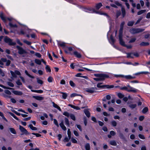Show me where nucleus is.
Returning a JSON list of instances; mask_svg holds the SVG:
<instances>
[{
  "label": "nucleus",
  "mask_w": 150,
  "mask_h": 150,
  "mask_svg": "<svg viewBox=\"0 0 150 150\" xmlns=\"http://www.w3.org/2000/svg\"><path fill=\"white\" fill-rule=\"evenodd\" d=\"M71 119L74 121L76 120V117L75 115L73 114H70V116Z\"/></svg>",
  "instance_id": "c9c22d12"
},
{
  "label": "nucleus",
  "mask_w": 150,
  "mask_h": 150,
  "mask_svg": "<svg viewBox=\"0 0 150 150\" xmlns=\"http://www.w3.org/2000/svg\"><path fill=\"white\" fill-rule=\"evenodd\" d=\"M63 114L67 117H69L70 115V114L67 112H64Z\"/></svg>",
  "instance_id": "603ef678"
},
{
  "label": "nucleus",
  "mask_w": 150,
  "mask_h": 150,
  "mask_svg": "<svg viewBox=\"0 0 150 150\" xmlns=\"http://www.w3.org/2000/svg\"><path fill=\"white\" fill-rule=\"evenodd\" d=\"M60 93L62 94V98L64 99H66L67 96V93H64L62 92H59Z\"/></svg>",
  "instance_id": "393cba45"
},
{
  "label": "nucleus",
  "mask_w": 150,
  "mask_h": 150,
  "mask_svg": "<svg viewBox=\"0 0 150 150\" xmlns=\"http://www.w3.org/2000/svg\"><path fill=\"white\" fill-rule=\"evenodd\" d=\"M128 92H133L134 93H136L137 92V90L132 88L131 87V88L129 89L128 90Z\"/></svg>",
  "instance_id": "412c9836"
},
{
  "label": "nucleus",
  "mask_w": 150,
  "mask_h": 150,
  "mask_svg": "<svg viewBox=\"0 0 150 150\" xmlns=\"http://www.w3.org/2000/svg\"><path fill=\"white\" fill-rule=\"evenodd\" d=\"M65 43L64 42H58V45L60 46L61 47H65Z\"/></svg>",
  "instance_id": "37998d69"
},
{
  "label": "nucleus",
  "mask_w": 150,
  "mask_h": 150,
  "mask_svg": "<svg viewBox=\"0 0 150 150\" xmlns=\"http://www.w3.org/2000/svg\"><path fill=\"white\" fill-rule=\"evenodd\" d=\"M114 3L117 6H119L121 7V8L122 7H123V6H122V4L120 3L118 1H114Z\"/></svg>",
  "instance_id": "6ab92c4d"
},
{
  "label": "nucleus",
  "mask_w": 150,
  "mask_h": 150,
  "mask_svg": "<svg viewBox=\"0 0 150 150\" xmlns=\"http://www.w3.org/2000/svg\"><path fill=\"white\" fill-rule=\"evenodd\" d=\"M93 12L94 13H96L99 14H100V15H103V12H101L97 11L95 9H93Z\"/></svg>",
  "instance_id": "4d7b16f0"
},
{
  "label": "nucleus",
  "mask_w": 150,
  "mask_h": 150,
  "mask_svg": "<svg viewBox=\"0 0 150 150\" xmlns=\"http://www.w3.org/2000/svg\"><path fill=\"white\" fill-rule=\"evenodd\" d=\"M148 111V108L147 107H145L144 108L142 111V112L143 114H145L146 112Z\"/></svg>",
  "instance_id": "cd10ccee"
},
{
  "label": "nucleus",
  "mask_w": 150,
  "mask_h": 150,
  "mask_svg": "<svg viewBox=\"0 0 150 150\" xmlns=\"http://www.w3.org/2000/svg\"><path fill=\"white\" fill-rule=\"evenodd\" d=\"M23 42L24 43L28 45H30L31 44V42L28 41L26 40H23Z\"/></svg>",
  "instance_id": "0e129e2a"
},
{
  "label": "nucleus",
  "mask_w": 150,
  "mask_h": 150,
  "mask_svg": "<svg viewBox=\"0 0 150 150\" xmlns=\"http://www.w3.org/2000/svg\"><path fill=\"white\" fill-rule=\"evenodd\" d=\"M12 92L16 95L21 96L23 95V93L20 91H12Z\"/></svg>",
  "instance_id": "9b49d317"
},
{
  "label": "nucleus",
  "mask_w": 150,
  "mask_h": 150,
  "mask_svg": "<svg viewBox=\"0 0 150 150\" xmlns=\"http://www.w3.org/2000/svg\"><path fill=\"white\" fill-rule=\"evenodd\" d=\"M121 13L120 11H117L116 12V18H117L121 15Z\"/></svg>",
  "instance_id": "a19ab883"
},
{
  "label": "nucleus",
  "mask_w": 150,
  "mask_h": 150,
  "mask_svg": "<svg viewBox=\"0 0 150 150\" xmlns=\"http://www.w3.org/2000/svg\"><path fill=\"white\" fill-rule=\"evenodd\" d=\"M129 107L131 109H133L134 108L137 106V105L136 104H131L129 105Z\"/></svg>",
  "instance_id": "f704fd0d"
},
{
  "label": "nucleus",
  "mask_w": 150,
  "mask_h": 150,
  "mask_svg": "<svg viewBox=\"0 0 150 150\" xmlns=\"http://www.w3.org/2000/svg\"><path fill=\"white\" fill-rule=\"evenodd\" d=\"M117 132L119 134V137H120L121 139L123 141H126L125 137L123 134L121 132L120 130H119L117 131Z\"/></svg>",
  "instance_id": "0eeeda50"
},
{
  "label": "nucleus",
  "mask_w": 150,
  "mask_h": 150,
  "mask_svg": "<svg viewBox=\"0 0 150 150\" xmlns=\"http://www.w3.org/2000/svg\"><path fill=\"white\" fill-rule=\"evenodd\" d=\"M64 120H65V124L66 125H67L68 127H69V122L68 119L67 118L65 117Z\"/></svg>",
  "instance_id": "c756f323"
},
{
  "label": "nucleus",
  "mask_w": 150,
  "mask_h": 150,
  "mask_svg": "<svg viewBox=\"0 0 150 150\" xmlns=\"http://www.w3.org/2000/svg\"><path fill=\"white\" fill-rule=\"evenodd\" d=\"M70 139H70L69 137L68 138L67 137H65L64 139L63 140V141H64V142H68L69 141V140Z\"/></svg>",
  "instance_id": "338daca9"
},
{
  "label": "nucleus",
  "mask_w": 150,
  "mask_h": 150,
  "mask_svg": "<svg viewBox=\"0 0 150 150\" xmlns=\"http://www.w3.org/2000/svg\"><path fill=\"white\" fill-rule=\"evenodd\" d=\"M120 88V90H125L127 91H128V90H129V88H128V87H126V86H125V87H121V88Z\"/></svg>",
  "instance_id": "864d4df0"
},
{
  "label": "nucleus",
  "mask_w": 150,
  "mask_h": 150,
  "mask_svg": "<svg viewBox=\"0 0 150 150\" xmlns=\"http://www.w3.org/2000/svg\"><path fill=\"white\" fill-rule=\"evenodd\" d=\"M111 124L112 126L115 127L117 126V123L115 121L113 120L111 122Z\"/></svg>",
  "instance_id": "79ce46f5"
},
{
  "label": "nucleus",
  "mask_w": 150,
  "mask_h": 150,
  "mask_svg": "<svg viewBox=\"0 0 150 150\" xmlns=\"http://www.w3.org/2000/svg\"><path fill=\"white\" fill-rule=\"evenodd\" d=\"M4 41L5 42L8 43L9 45H15L16 44L15 42H13L12 40L7 36L5 37Z\"/></svg>",
  "instance_id": "7ed1b4c3"
},
{
  "label": "nucleus",
  "mask_w": 150,
  "mask_h": 150,
  "mask_svg": "<svg viewBox=\"0 0 150 150\" xmlns=\"http://www.w3.org/2000/svg\"><path fill=\"white\" fill-rule=\"evenodd\" d=\"M59 125L65 131L66 130V127L64 125L63 121L61 122V123L59 124Z\"/></svg>",
  "instance_id": "4468645a"
},
{
  "label": "nucleus",
  "mask_w": 150,
  "mask_h": 150,
  "mask_svg": "<svg viewBox=\"0 0 150 150\" xmlns=\"http://www.w3.org/2000/svg\"><path fill=\"white\" fill-rule=\"evenodd\" d=\"M117 96L120 98H123L124 96V95L121 93H118L117 94Z\"/></svg>",
  "instance_id": "09e8293b"
},
{
  "label": "nucleus",
  "mask_w": 150,
  "mask_h": 150,
  "mask_svg": "<svg viewBox=\"0 0 150 150\" xmlns=\"http://www.w3.org/2000/svg\"><path fill=\"white\" fill-rule=\"evenodd\" d=\"M85 149L86 150H90V145L89 143H87L85 146Z\"/></svg>",
  "instance_id": "e433bc0d"
},
{
  "label": "nucleus",
  "mask_w": 150,
  "mask_h": 150,
  "mask_svg": "<svg viewBox=\"0 0 150 150\" xmlns=\"http://www.w3.org/2000/svg\"><path fill=\"white\" fill-rule=\"evenodd\" d=\"M84 112L87 117L89 118L90 117V114L89 111L87 110H84Z\"/></svg>",
  "instance_id": "a211bd4d"
},
{
  "label": "nucleus",
  "mask_w": 150,
  "mask_h": 150,
  "mask_svg": "<svg viewBox=\"0 0 150 150\" xmlns=\"http://www.w3.org/2000/svg\"><path fill=\"white\" fill-rule=\"evenodd\" d=\"M120 43V45L123 46H125V44L123 40L122 39L119 40Z\"/></svg>",
  "instance_id": "49530a36"
},
{
  "label": "nucleus",
  "mask_w": 150,
  "mask_h": 150,
  "mask_svg": "<svg viewBox=\"0 0 150 150\" xmlns=\"http://www.w3.org/2000/svg\"><path fill=\"white\" fill-rule=\"evenodd\" d=\"M19 129L21 132L22 133L21 134V135L23 134L27 135L30 134V133L28 132L26 129L21 125L19 126Z\"/></svg>",
  "instance_id": "20e7f679"
},
{
  "label": "nucleus",
  "mask_w": 150,
  "mask_h": 150,
  "mask_svg": "<svg viewBox=\"0 0 150 150\" xmlns=\"http://www.w3.org/2000/svg\"><path fill=\"white\" fill-rule=\"evenodd\" d=\"M28 127H29L32 130H36L37 129L36 127H33L32 124L29 125H28Z\"/></svg>",
  "instance_id": "bb28decb"
},
{
  "label": "nucleus",
  "mask_w": 150,
  "mask_h": 150,
  "mask_svg": "<svg viewBox=\"0 0 150 150\" xmlns=\"http://www.w3.org/2000/svg\"><path fill=\"white\" fill-rule=\"evenodd\" d=\"M146 11V10H141L137 12V15H139L145 12Z\"/></svg>",
  "instance_id": "c85d7f7f"
},
{
  "label": "nucleus",
  "mask_w": 150,
  "mask_h": 150,
  "mask_svg": "<svg viewBox=\"0 0 150 150\" xmlns=\"http://www.w3.org/2000/svg\"><path fill=\"white\" fill-rule=\"evenodd\" d=\"M74 54L77 58H80L81 57V55L76 51H74Z\"/></svg>",
  "instance_id": "aec40b11"
},
{
  "label": "nucleus",
  "mask_w": 150,
  "mask_h": 150,
  "mask_svg": "<svg viewBox=\"0 0 150 150\" xmlns=\"http://www.w3.org/2000/svg\"><path fill=\"white\" fill-rule=\"evenodd\" d=\"M16 83L18 86L22 85V83L20 82V80H18L17 81H16Z\"/></svg>",
  "instance_id": "774afa93"
},
{
  "label": "nucleus",
  "mask_w": 150,
  "mask_h": 150,
  "mask_svg": "<svg viewBox=\"0 0 150 150\" xmlns=\"http://www.w3.org/2000/svg\"><path fill=\"white\" fill-rule=\"evenodd\" d=\"M9 25L11 28H17V25L16 24H13L11 23H10Z\"/></svg>",
  "instance_id": "8fccbe9b"
},
{
  "label": "nucleus",
  "mask_w": 150,
  "mask_h": 150,
  "mask_svg": "<svg viewBox=\"0 0 150 150\" xmlns=\"http://www.w3.org/2000/svg\"><path fill=\"white\" fill-rule=\"evenodd\" d=\"M80 96L81 97H82V96L80 95L79 94H78L76 93H73L71 95L70 97L71 98H72L74 97H75L76 96Z\"/></svg>",
  "instance_id": "4c0bfd02"
},
{
  "label": "nucleus",
  "mask_w": 150,
  "mask_h": 150,
  "mask_svg": "<svg viewBox=\"0 0 150 150\" xmlns=\"http://www.w3.org/2000/svg\"><path fill=\"white\" fill-rule=\"evenodd\" d=\"M33 98L38 100H42L44 99L43 97L38 96H33Z\"/></svg>",
  "instance_id": "9d476101"
},
{
  "label": "nucleus",
  "mask_w": 150,
  "mask_h": 150,
  "mask_svg": "<svg viewBox=\"0 0 150 150\" xmlns=\"http://www.w3.org/2000/svg\"><path fill=\"white\" fill-rule=\"evenodd\" d=\"M52 103L53 104V106L54 108L58 109L59 111H62L60 107L58 106L57 104H56L54 102H52Z\"/></svg>",
  "instance_id": "f8f14e48"
},
{
  "label": "nucleus",
  "mask_w": 150,
  "mask_h": 150,
  "mask_svg": "<svg viewBox=\"0 0 150 150\" xmlns=\"http://www.w3.org/2000/svg\"><path fill=\"white\" fill-rule=\"evenodd\" d=\"M136 40V38H132L131 40L129 41V43H132L134 42Z\"/></svg>",
  "instance_id": "13d9d810"
},
{
  "label": "nucleus",
  "mask_w": 150,
  "mask_h": 150,
  "mask_svg": "<svg viewBox=\"0 0 150 150\" xmlns=\"http://www.w3.org/2000/svg\"><path fill=\"white\" fill-rule=\"evenodd\" d=\"M37 82L38 83L40 84H43V82L42 80L39 79V78H37Z\"/></svg>",
  "instance_id": "bf43d9fd"
},
{
  "label": "nucleus",
  "mask_w": 150,
  "mask_h": 150,
  "mask_svg": "<svg viewBox=\"0 0 150 150\" xmlns=\"http://www.w3.org/2000/svg\"><path fill=\"white\" fill-rule=\"evenodd\" d=\"M144 30V29L141 28H133L130 29L129 32L131 33L134 34L135 33L142 32Z\"/></svg>",
  "instance_id": "f257e3e1"
},
{
  "label": "nucleus",
  "mask_w": 150,
  "mask_h": 150,
  "mask_svg": "<svg viewBox=\"0 0 150 150\" xmlns=\"http://www.w3.org/2000/svg\"><path fill=\"white\" fill-rule=\"evenodd\" d=\"M25 74L29 77L30 78H31L32 79H34V77L33 76H32L30 75L29 74L27 71L26 70H25Z\"/></svg>",
  "instance_id": "ea45409f"
},
{
  "label": "nucleus",
  "mask_w": 150,
  "mask_h": 150,
  "mask_svg": "<svg viewBox=\"0 0 150 150\" xmlns=\"http://www.w3.org/2000/svg\"><path fill=\"white\" fill-rule=\"evenodd\" d=\"M7 83L9 86L11 87H13L14 86L13 84L11 82H7Z\"/></svg>",
  "instance_id": "3c124183"
},
{
  "label": "nucleus",
  "mask_w": 150,
  "mask_h": 150,
  "mask_svg": "<svg viewBox=\"0 0 150 150\" xmlns=\"http://www.w3.org/2000/svg\"><path fill=\"white\" fill-rule=\"evenodd\" d=\"M109 76L108 75L105 74H100L99 78L101 81H103L105 79V78H108Z\"/></svg>",
  "instance_id": "1a4fd4ad"
},
{
  "label": "nucleus",
  "mask_w": 150,
  "mask_h": 150,
  "mask_svg": "<svg viewBox=\"0 0 150 150\" xmlns=\"http://www.w3.org/2000/svg\"><path fill=\"white\" fill-rule=\"evenodd\" d=\"M69 83H70V85L72 87H74L75 86V85L72 81H70L69 82Z\"/></svg>",
  "instance_id": "e2e57ef3"
},
{
  "label": "nucleus",
  "mask_w": 150,
  "mask_h": 150,
  "mask_svg": "<svg viewBox=\"0 0 150 150\" xmlns=\"http://www.w3.org/2000/svg\"><path fill=\"white\" fill-rule=\"evenodd\" d=\"M102 6L101 3H99L96 4V9L97 10H99Z\"/></svg>",
  "instance_id": "dca6fc26"
},
{
  "label": "nucleus",
  "mask_w": 150,
  "mask_h": 150,
  "mask_svg": "<svg viewBox=\"0 0 150 150\" xmlns=\"http://www.w3.org/2000/svg\"><path fill=\"white\" fill-rule=\"evenodd\" d=\"M134 22V21H129L127 23V25L129 26H132L133 25Z\"/></svg>",
  "instance_id": "72a5a7b5"
},
{
  "label": "nucleus",
  "mask_w": 150,
  "mask_h": 150,
  "mask_svg": "<svg viewBox=\"0 0 150 150\" xmlns=\"http://www.w3.org/2000/svg\"><path fill=\"white\" fill-rule=\"evenodd\" d=\"M10 72L12 76L15 78L17 77V75L19 76L21 75V73L18 70H15L14 72L12 71H10Z\"/></svg>",
  "instance_id": "423d86ee"
},
{
  "label": "nucleus",
  "mask_w": 150,
  "mask_h": 150,
  "mask_svg": "<svg viewBox=\"0 0 150 150\" xmlns=\"http://www.w3.org/2000/svg\"><path fill=\"white\" fill-rule=\"evenodd\" d=\"M53 80V78L51 76H49L48 79L47 81L49 82H52V81Z\"/></svg>",
  "instance_id": "052dcab7"
},
{
  "label": "nucleus",
  "mask_w": 150,
  "mask_h": 150,
  "mask_svg": "<svg viewBox=\"0 0 150 150\" xmlns=\"http://www.w3.org/2000/svg\"><path fill=\"white\" fill-rule=\"evenodd\" d=\"M9 130L11 133L14 134H16V132L14 128H9Z\"/></svg>",
  "instance_id": "b1692460"
},
{
  "label": "nucleus",
  "mask_w": 150,
  "mask_h": 150,
  "mask_svg": "<svg viewBox=\"0 0 150 150\" xmlns=\"http://www.w3.org/2000/svg\"><path fill=\"white\" fill-rule=\"evenodd\" d=\"M53 120L54 124L56 125L57 127H59V126L57 120L55 119H54Z\"/></svg>",
  "instance_id": "5fc2aeb1"
},
{
  "label": "nucleus",
  "mask_w": 150,
  "mask_h": 150,
  "mask_svg": "<svg viewBox=\"0 0 150 150\" xmlns=\"http://www.w3.org/2000/svg\"><path fill=\"white\" fill-rule=\"evenodd\" d=\"M82 75V74L81 73H79L77 74L76 75V76L77 77H83L85 79H87L88 78V77L86 76H82L81 75Z\"/></svg>",
  "instance_id": "4be33fe9"
},
{
  "label": "nucleus",
  "mask_w": 150,
  "mask_h": 150,
  "mask_svg": "<svg viewBox=\"0 0 150 150\" xmlns=\"http://www.w3.org/2000/svg\"><path fill=\"white\" fill-rule=\"evenodd\" d=\"M139 137L140 139H145L144 136L142 134H139Z\"/></svg>",
  "instance_id": "69168bd1"
},
{
  "label": "nucleus",
  "mask_w": 150,
  "mask_h": 150,
  "mask_svg": "<svg viewBox=\"0 0 150 150\" xmlns=\"http://www.w3.org/2000/svg\"><path fill=\"white\" fill-rule=\"evenodd\" d=\"M115 77L117 78V77H122L124 78V76L122 75H116L115 74L114 75Z\"/></svg>",
  "instance_id": "680f3d73"
},
{
  "label": "nucleus",
  "mask_w": 150,
  "mask_h": 150,
  "mask_svg": "<svg viewBox=\"0 0 150 150\" xmlns=\"http://www.w3.org/2000/svg\"><path fill=\"white\" fill-rule=\"evenodd\" d=\"M110 145L114 146H116L117 145L116 142L115 140H112L110 141Z\"/></svg>",
  "instance_id": "a878e982"
},
{
  "label": "nucleus",
  "mask_w": 150,
  "mask_h": 150,
  "mask_svg": "<svg viewBox=\"0 0 150 150\" xmlns=\"http://www.w3.org/2000/svg\"><path fill=\"white\" fill-rule=\"evenodd\" d=\"M0 17H1V19L4 22L6 21V19L4 17L3 14L2 13H1L0 14Z\"/></svg>",
  "instance_id": "58836bf2"
},
{
  "label": "nucleus",
  "mask_w": 150,
  "mask_h": 150,
  "mask_svg": "<svg viewBox=\"0 0 150 150\" xmlns=\"http://www.w3.org/2000/svg\"><path fill=\"white\" fill-rule=\"evenodd\" d=\"M16 48L18 50V53L19 54H26L27 52L22 47L17 45L16 46Z\"/></svg>",
  "instance_id": "39448f33"
},
{
  "label": "nucleus",
  "mask_w": 150,
  "mask_h": 150,
  "mask_svg": "<svg viewBox=\"0 0 150 150\" xmlns=\"http://www.w3.org/2000/svg\"><path fill=\"white\" fill-rule=\"evenodd\" d=\"M68 105L69 106H70L71 108L76 109V110H80V108L78 106H75L74 105H73L71 104H69Z\"/></svg>",
  "instance_id": "2eb2a0df"
},
{
  "label": "nucleus",
  "mask_w": 150,
  "mask_h": 150,
  "mask_svg": "<svg viewBox=\"0 0 150 150\" xmlns=\"http://www.w3.org/2000/svg\"><path fill=\"white\" fill-rule=\"evenodd\" d=\"M9 114L12 117H13L15 119L17 120H19V119L13 113L10 112L9 113Z\"/></svg>",
  "instance_id": "7c9ffc66"
},
{
  "label": "nucleus",
  "mask_w": 150,
  "mask_h": 150,
  "mask_svg": "<svg viewBox=\"0 0 150 150\" xmlns=\"http://www.w3.org/2000/svg\"><path fill=\"white\" fill-rule=\"evenodd\" d=\"M121 11L122 17L124 18L126 15V11L124 7H122Z\"/></svg>",
  "instance_id": "ddd939ff"
},
{
  "label": "nucleus",
  "mask_w": 150,
  "mask_h": 150,
  "mask_svg": "<svg viewBox=\"0 0 150 150\" xmlns=\"http://www.w3.org/2000/svg\"><path fill=\"white\" fill-rule=\"evenodd\" d=\"M143 18V16H140V18H139V19L137 20V21L136 22V23H135V25H136L138 24H139L140 23L141 21Z\"/></svg>",
  "instance_id": "473e14b6"
},
{
  "label": "nucleus",
  "mask_w": 150,
  "mask_h": 150,
  "mask_svg": "<svg viewBox=\"0 0 150 150\" xmlns=\"http://www.w3.org/2000/svg\"><path fill=\"white\" fill-rule=\"evenodd\" d=\"M35 62L38 65H40L41 64V61L39 59H36L35 60Z\"/></svg>",
  "instance_id": "2f4dec72"
},
{
  "label": "nucleus",
  "mask_w": 150,
  "mask_h": 150,
  "mask_svg": "<svg viewBox=\"0 0 150 150\" xmlns=\"http://www.w3.org/2000/svg\"><path fill=\"white\" fill-rule=\"evenodd\" d=\"M67 134L68 137L71 139V132L69 129H68L67 131Z\"/></svg>",
  "instance_id": "a18cd8bd"
},
{
  "label": "nucleus",
  "mask_w": 150,
  "mask_h": 150,
  "mask_svg": "<svg viewBox=\"0 0 150 150\" xmlns=\"http://www.w3.org/2000/svg\"><path fill=\"white\" fill-rule=\"evenodd\" d=\"M103 15L106 16L108 18L110 21H111V18L107 13H103Z\"/></svg>",
  "instance_id": "6e6d98bb"
},
{
  "label": "nucleus",
  "mask_w": 150,
  "mask_h": 150,
  "mask_svg": "<svg viewBox=\"0 0 150 150\" xmlns=\"http://www.w3.org/2000/svg\"><path fill=\"white\" fill-rule=\"evenodd\" d=\"M103 83H98L97 85V87L98 88H106V85H100L101 84Z\"/></svg>",
  "instance_id": "f3484780"
},
{
  "label": "nucleus",
  "mask_w": 150,
  "mask_h": 150,
  "mask_svg": "<svg viewBox=\"0 0 150 150\" xmlns=\"http://www.w3.org/2000/svg\"><path fill=\"white\" fill-rule=\"evenodd\" d=\"M149 43L148 42H142L140 43V45L142 46H145L149 45Z\"/></svg>",
  "instance_id": "5701e85b"
},
{
  "label": "nucleus",
  "mask_w": 150,
  "mask_h": 150,
  "mask_svg": "<svg viewBox=\"0 0 150 150\" xmlns=\"http://www.w3.org/2000/svg\"><path fill=\"white\" fill-rule=\"evenodd\" d=\"M4 41L5 42L8 43L9 45H15L16 44L15 42H13L12 40L7 36L5 37Z\"/></svg>",
  "instance_id": "f03ea898"
},
{
  "label": "nucleus",
  "mask_w": 150,
  "mask_h": 150,
  "mask_svg": "<svg viewBox=\"0 0 150 150\" xmlns=\"http://www.w3.org/2000/svg\"><path fill=\"white\" fill-rule=\"evenodd\" d=\"M127 58H132L133 57V54L132 53H127Z\"/></svg>",
  "instance_id": "de8ad7c7"
},
{
  "label": "nucleus",
  "mask_w": 150,
  "mask_h": 150,
  "mask_svg": "<svg viewBox=\"0 0 150 150\" xmlns=\"http://www.w3.org/2000/svg\"><path fill=\"white\" fill-rule=\"evenodd\" d=\"M45 69L47 71H48L50 72H51V70L50 67L47 65H46L45 67Z\"/></svg>",
  "instance_id": "c03bdc74"
},
{
  "label": "nucleus",
  "mask_w": 150,
  "mask_h": 150,
  "mask_svg": "<svg viewBox=\"0 0 150 150\" xmlns=\"http://www.w3.org/2000/svg\"><path fill=\"white\" fill-rule=\"evenodd\" d=\"M97 88L96 87H92L90 88H86V91L88 93H93L95 92V90Z\"/></svg>",
  "instance_id": "6e6552de"
}]
</instances>
